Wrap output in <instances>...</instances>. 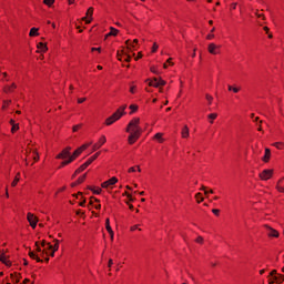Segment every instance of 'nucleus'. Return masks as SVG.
Returning a JSON list of instances; mask_svg holds the SVG:
<instances>
[{
    "mask_svg": "<svg viewBox=\"0 0 284 284\" xmlns=\"http://www.w3.org/2000/svg\"><path fill=\"white\" fill-rule=\"evenodd\" d=\"M44 6H48L51 8V6L54 3V0H43Z\"/></svg>",
    "mask_w": 284,
    "mask_h": 284,
    "instance_id": "obj_32",
    "label": "nucleus"
},
{
    "mask_svg": "<svg viewBox=\"0 0 284 284\" xmlns=\"http://www.w3.org/2000/svg\"><path fill=\"white\" fill-rule=\"evenodd\" d=\"M36 246H37V252H43V251L41 250V246H39V242H36Z\"/></svg>",
    "mask_w": 284,
    "mask_h": 284,
    "instance_id": "obj_50",
    "label": "nucleus"
},
{
    "mask_svg": "<svg viewBox=\"0 0 284 284\" xmlns=\"http://www.w3.org/2000/svg\"><path fill=\"white\" fill-rule=\"evenodd\" d=\"M101 52V48H92V52Z\"/></svg>",
    "mask_w": 284,
    "mask_h": 284,
    "instance_id": "obj_59",
    "label": "nucleus"
},
{
    "mask_svg": "<svg viewBox=\"0 0 284 284\" xmlns=\"http://www.w3.org/2000/svg\"><path fill=\"white\" fill-rule=\"evenodd\" d=\"M129 172H136V168H134V166L130 168Z\"/></svg>",
    "mask_w": 284,
    "mask_h": 284,
    "instance_id": "obj_61",
    "label": "nucleus"
},
{
    "mask_svg": "<svg viewBox=\"0 0 284 284\" xmlns=\"http://www.w3.org/2000/svg\"><path fill=\"white\" fill-rule=\"evenodd\" d=\"M139 123H141V119L134 118L132 121L129 122L126 132H129V143L130 145H133V143H136L139 141V138L141 136V133L143 132V129L139 126Z\"/></svg>",
    "mask_w": 284,
    "mask_h": 284,
    "instance_id": "obj_1",
    "label": "nucleus"
},
{
    "mask_svg": "<svg viewBox=\"0 0 284 284\" xmlns=\"http://www.w3.org/2000/svg\"><path fill=\"white\" fill-rule=\"evenodd\" d=\"M181 135H182V139H187V136H190V128H187V125L183 126L181 131Z\"/></svg>",
    "mask_w": 284,
    "mask_h": 284,
    "instance_id": "obj_12",
    "label": "nucleus"
},
{
    "mask_svg": "<svg viewBox=\"0 0 284 284\" xmlns=\"http://www.w3.org/2000/svg\"><path fill=\"white\" fill-rule=\"evenodd\" d=\"M195 241L196 243H203V236H199Z\"/></svg>",
    "mask_w": 284,
    "mask_h": 284,
    "instance_id": "obj_52",
    "label": "nucleus"
},
{
    "mask_svg": "<svg viewBox=\"0 0 284 284\" xmlns=\"http://www.w3.org/2000/svg\"><path fill=\"white\" fill-rule=\"evenodd\" d=\"M92 14H94V8L90 7L87 11V16L82 18L85 23H92Z\"/></svg>",
    "mask_w": 284,
    "mask_h": 284,
    "instance_id": "obj_5",
    "label": "nucleus"
},
{
    "mask_svg": "<svg viewBox=\"0 0 284 284\" xmlns=\"http://www.w3.org/2000/svg\"><path fill=\"white\" fill-rule=\"evenodd\" d=\"M37 223H38V222H32V223L30 224V226L32 227V230H34V229L37 227Z\"/></svg>",
    "mask_w": 284,
    "mask_h": 284,
    "instance_id": "obj_55",
    "label": "nucleus"
},
{
    "mask_svg": "<svg viewBox=\"0 0 284 284\" xmlns=\"http://www.w3.org/2000/svg\"><path fill=\"white\" fill-rule=\"evenodd\" d=\"M116 183H119V179H116L115 176L111 178L110 180L105 181L102 183V187L108 189L110 187V185H116Z\"/></svg>",
    "mask_w": 284,
    "mask_h": 284,
    "instance_id": "obj_8",
    "label": "nucleus"
},
{
    "mask_svg": "<svg viewBox=\"0 0 284 284\" xmlns=\"http://www.w3.org/2000/svg\"><path fill=\"white\" fill-rule=\"evenodd\" d=\"M84 101H85V98H79L78 99V103H84Z\"/></svg>",
    "mask_w": 284,
    "mask_h": 284,
    "instance_id": "obj_54",
    "label": "nucleus"
},
{
    "mask_svg": "<svg viewBox=\"0 0 284 284\" xmlns=\"http://www.w3.org/2000/svg\"><path fill=\"white\" fill-rule=\"evenodd\" d=\"M16 88H17V84L12 83L11 85H6L3 90L8 94V93L12 92L13 90H16Z\"/></svg>",
    "mask_w": 284,
    "mask_h": 284,
    "instance_id": "obj_23",
    "label": "nucleus"
},
{
    "mask_svg": "<svg viewBox=\"0 0 284 284\" xmlns=\"http://www.w3.org/2000/svg\"><path fill=\"white\" fill-rule=\"evenodd\" d=\"M89 165H90V164L87 162V163H83V164L81 165V168L85 170Z\"/></svg>",
    "mask_w": 284,
    "mask_h": 284,
    "instance_id": "obj_57",
    "label": "nucleus"
},
{
    "mask_svg": "<svg viewBox=\"0 0 284 284\" xmlns=\"http://www.w3.org/2000/svg\"><path fill=\"white\" fill-rule=\"evenodd\" d=\"M256 14V17L258 18V19H263V20H265V16L263 14V13H258V12H256L255 13Z\"/></svg>",
    "mask_w": 284,
    "mask_h": 284,
    "instance_id": "obj_45",
    "label": "nucleus"
},
{
    "mask_svg": "<svg viewBox=\"0 0 284 284\" xmlns=\"http://www.w3.org/2000/svg\"><path fill=\"white\" fill-rule=\"evenodd\" d=\"M212 212L213 214H215V216H219L221 211L219 209H213Z\"/></svg>",
    "mask_w": 284,
    "mask_h": 284,
    "instance_id": "obj_44",
    "label": "nucleus"
},
{
    "mask_svg": "<svg viewBox=\"0 0 284 284\" xmlns=\"http://www.w3.org/2000/svg\"><path fill=\"white\" fill-rule=\"evenodd\" d=\"M270 156H272V152L270 151V149H265V154L262 158V161H264V163H267L270 161Z\"/></svg>",
    "mask_w": 284,
    "mask_h": 284,
    "instance_id": "obj_17",
    "label": "nucleus"
},
{
    "mask_svg": "<svg viewBox=\"0 0 284 284\" xmlns=\"http://www.w3.org/2000/svg\"><path fill=\"white\" fill-rule=\"evenodd\" d=\"M128 105H122L120 109H118L116 113H113L110 118L106 119L105 124L106 125H112V123H115V121H119L125 114V109Z\"/></svg>",
    "mask_w": 284,
    "mask_h": 284,
    "instance_id": "obj_2",
    "label": "nucleus"
},
{
    "mask_svg": "<svg viewBox=\"0 0 284 284\" xmlns=\"http://www.w3.org/2000/svg\"><path fill=\"white\" fill-rule=\"evenodd\" d=\"M136 43H139L138 39H134L133 42H131L130 40H126V45L129 50H134Z\"/></svg>",
    "mask_w": 284,
    "mask_h": 284,
    "instance_id": "obj_18",
    "label": "nucleus"
},
{
    "mask_svg": "<svg viewBox=\"0 0 284 284\" xmlns=\"http://www.w3.org/2000/svg\"><path fill=\"white\" fill-rule=\"evenodd\" d=\"M124 61H126L128 63H130V61H132V57H130L129 54L124 55Z\"/></svg>",
    "mask_w": 284,
    "mask_h": 284,
    "instance_id": "obj_42",
    "label": "nucleus"
},
{
    "mask_svg": "<svg viewBox=\"0 0 284 284\" xmlns=\"http://www.w3.org/2000/svg\"><path fill=\"white\" fill-rule=\"evenodd\" d=\"M270 276H272V278H274V276H276V271H272Z\"/></svg>",
    "mask_w": 284,
    "mask_h": 284,
    "instance_id": "obj_60",
    "label": "nucleus"
},
{
    "mask_svg": "<svg viewBox=\"0 0 284 284\" xmlns=\"http://www.w3.org/2000/svg\"><path fill=\"white\" fill-rule=\"evenodd\" d=\"M209 52L210 54H219V47L214 43L209 44Z\"/></svg>",
    "mask_w": 284,
    "mask_h": 284,
    "instance_id": "obj_11",
    "label": "nucleus"
},
{
    "mask_svg": "<svg viewBox=\"0 0 284 284\" xmlns=\"http://www.w3.org/2000/svg\"><path fill=\"white\" fill-rule=\"evenodd\" d=\"M154 139H156V141L163 142V133H156Z\"/></svg>",
    "mask_w": 284,
    "mask_h": 284,
    "instance_id": "obj_31",
    "label": "nucleus"
},
{
    "mask_svg": "<svg viewBox=\"0 0 284 284\" xmlns=\"http://www.w3.org/2000/svg\"><path fill=\"white\" fill-rule=\"evenodd\" d=\"M151 72H153L154 74H156V69H154V67H151Z\"/></svg>",
    "mask_w": 284,
    "mask_h": 284,
    "instance_id": "obj_63",
    "label": "nucleus"
},
{
    "mask_svg": "<svg viewBox=\"0 0 284 284\" xmlns=\"http://www.w3.org/2000/svg\"><path fill=\"white\" fill-rule=\"evenodd\" d=\"M130 110H131L130 114H134V112H136V110H139V105H136V104H131V105H130Z\"/></svg>",
    "mask_w": 284,
    "mask_h": 284,
    "instance_id": "obj_27",
    "label": "nucleus"
},
{
    "mask_svg": "<svg viewBox=\"0 0 284 284\" xmlns=\"http://www.w3.org/2000/svg\"><path fill=\"white\" fill-rule=\"evenodd\" d=\"M108 141V139L105 138V135H102L99 140L98 143L93 144V152H97V150H100V148L102 145H105V142Z\"/></svg>",
    "mask_w": 284,
    "mask_h": 284,
    "instance_id": "obj_7",
    "label": "nucleus"
},
{
    "mask_svg": "<svg viewBox=\"0 0 284 284\" xmlns=\"http://www.w3.org/2000/svg\"><path fill=\"white\" fill-rule=\"evenodd\" d=\"M216 116H219L216 113H211V114H209V119H210L211 121H214V119H216Z\"/></svg>",
    "mask_w": 284,
    "mask_h": 284,
    "instance_id": "obj_41",
    "label": "nucleus"
},
{
    "mask_svg": "<svg viewBox=\"0 0 284 284\" xmlns=\"http://www.w3.org/2000/svg\"><path fill=\"white\" fill-rule=\"evenodd\" d=\"M0 261H1V263H3V264L7 265V266L12 265V263H11L10 261H8V258H6V254H4V253H2V254L0 255Z\"/></svg>",
    "mask_w": 284,
    "mask_h": 284,
    "instance_id": "obj_22",
    "label": "nucleus"
},
{
    "mask_svg": "<svg viewBox=\"0 0 284 284\" xmlns=\"http://www.w3.org/2000/svg\"><path fill=\"white\" fill-rule=\"evenodd\" d=\"M11 278H12L14 284H19V278L18 277H14V275L11 274Z\"/></svg>",
    "mask_w": 284,
    "mask_h": 284,
    "instance_id": "obj_43",
    "label": "nucleus"
},
{
    "mask_svg": "<svg viewBox=\"0 0 284 284\" xmlns=\"http://www.w3.org/2000/svg\"><path fill=\"white\" fill-rule=\"evenodd\" d=\"M165 80L161 79V78H158V85L159 88H161V85H165Z\"/></svg>",
    "mask_w": 284,
    "mask_h": 284,
    "instance_id": "obj_34",
    "label": "nucleus"
},
{
    "mask_svg": "<svg viewBox=\"0 0 284 284\" xmlns=\"http://www.w3.org/2000/svg\"><path fill=\"white\" fill-rule=\"evenodd\" d=\"M33 161L37 163L39 161V152L33 151Z\"/></svg>",
    "mask_w": 284,
    "mask_h": 284,
    "instance_id": "obj_36",
    "label": "nucleus"
},
{
    "mask_svg": "<svg viewBox=\"0 0 284 284\" xmlns=\"http://www.w3.org/2000/svg\"><path fill=\"white\" fill-rule=\"evenodd\" d=\"M206 101H209V105H212V101H214V98L210 94H206Z\"/></svg>",
    "mask_w": 284,
    "mask_h": 284,
    "instance_id": "obj_35",
    "label": "nucleus"
},
{
    "mask_svg": "<svg viewBox=\"0 0 284 284\" xmlns=\"http://www.w3.org/2000/svg\"><path fill=\"white\" fill-rule=\"evenodd\" d=\"M264 227H266L267 236H270L271 239H278L280 236L278 231H276L275 229H272L270 225H265Z\"/></svg>",
    "mask_w": 284,
    "mask_h": 284,
    "instance_id": "obj_4",
    "label": "nucleus"
},
{
    "mask_svg": "<svg viewBox=\"0 0 284 284\" xmlns=\"http://www.w3.org/2000/svg\"><path fill=\"white\" fill-rule=\"evenodd\" d=\"M195 199H196L197 203H203V194H201V193L195 194Z\"/></svg>",
    "mask_w": 284,
    "mask_h": 284,
    "instance_id": "obj_28",
    "label": "nucleus"
},
{
    "mask_svg": "<svg viewBox=\"0 0 284 284\" xmlns=\"http://www.w3.org/2000/svg\"><path fill=\"white\" fill-rule=\"evenodd\" d=\"M29 36L30 37H39V29L38 28H31Z\"/></svg>",
    "mask_w": 284,
    "mask_h": 284,
    "instance_id": "obj_25",
    "label": "nucleus"
},
{
    "mask_svg": "<svg viewBox=\"0 0 284 284\" xmlns=\"http://www.w3.org/2000/svg\"><path fill=\"white\" fill-rule=\"evenodd\" d=\"M38 50L40 52H48V44L43 43V42H39L38 43Z\"/></svg>",
    "mask_w": 284,
    "mask_h": 284,
    "instance_id": "obj_20",
    "label": "nucleus"
},
{
    "mask_svg": "<svg viewBox=\"0 0 284 284\" xmlns=\"http://www.w3.org/2000/svg\"><path fill=\"white\" fill-rule=\"evenodd\" d=\"M134 90H136V87H131V88H130L131 94H134Z\"/></svg>",
    "mask_w": 284,
    "mask_h": 284,
    "instance_id": "obj_58",
    "label": "nucleus"
},
{
    "mask_svg": "<svg viewBox=\"0 0 284 284\" xmlns=\"http://www.w3.org/2000/svg\"><path fill=\"white\" fill-rule=\"evenodd\" d=\"M48 250H53L54 252L59 251V240H55V244L52 246V244L48 243L47 244Z\"/></svg>",
    "mask_w": 284,
    "mask_h": 284,
    "instance_id": "obj_15",
    "label": "nucleus"
},
{
    "mask_svg": "<svg viewBox=\"0 0 284 284\" xmlns=\"http://www.w3.org/2000/svg\"><path fill=\"white\" fill-rule=\"evenodd\" d=\"M91 144H92V142L80 146L78 150H75L73 152V154L70 156V159H73V161H74L77 159V156H79L81 154V152H83L84 150H88V148H90Z\"/></svg>",
    "mask_w": 284,
    "mask_h": 284,
    "instance_id": "obj_3",
    "label": "nucleus"
},
{
    "mask_svg": "<svg viewBox=\"0 0 284 284\" xmlns=\"http://www.w3.org/2000/svg\"><path fill=\"white\" fill-rule=\"evenodd\" d=\"M273 173V170H264L262 173H260V178L262 179V181H268V179H272Z\"/></svg>",
    "mask_w": 284,
    "mask_h": 284,
    "instance_id": "obj_6",
    "label": "nucleus"
},
{
    "mask_svg": "<svg viewBox=\"0 0 284 284\" xmlns=\"http://www.w3.org/2000/svg\"><path fill=\"white\" fill-rule=\"evenodd\" d=\"M70 150H72V148L68 146L60 154L57 155V159H70Z\"/></svg>",
    "mask_w": 284,
    "mask_h": 284,
    "instance_id": "obj_9",
    "label": "nucleus"
},
{
    "mask_svg": "<svg viewBox=\"0 0 284 284\" xmlns=\"http://www.w3.org/2000/svg\"><path fill=\"white\" fill-rule=\"evenodd\" d=\"M241 91V88H236V87H233V91L235 94L239 93Z\"/></svg>",
    "mask_w": 284,
    "mask_h": 284,
    "instance_id": "obj_49",
    "label": "nucleus"
},
{
    "mask_svg": "<svg viewBox=\"0 0 284 284\" xmlns=\"http://www.w3.org/2000/svg\"><path fill=\"white\" fill-rule=\"evenodd\" d=\"M19 176H21V173H18L13 182L11 183L12 187H16L17 183H19Z\"/></svg>",
    "mask_w": 284,
    "mask_h": 284,
    "instance_id": "obj_30",
    "label": "nucleus"
},
{
    "mask_svg": "<svg viewBox=\"0 0 284 284\" xmlns=\"http://www.w3.org/2000/svg\"><path fill=\"white\" fill-rule=\"evenodd\" d=\"M3 103L4 104L2 105V110H6V103H7V105H10V103H12V101L9 100V101H4Z\"/></svg>",
    "mask_w": 284,
    "mask_h": 284,
    "instance_id": "obj_46",
    "label": "nucleus"
},
{
    "mask_svg": "<svg viewBox=\"0 0 284 284\" xmlns=\"http://www.w3.org/2000/svg\"><path fill=\"white\" fill-rule=\"evenodd\" d=\"M101 155V152H97L94 155H92L91 158L88 159L87 163L89 165L92 164L93 161H97V159H99V156Z\"/></svg>",
    "mask_w": 284,
    "mask_h": 284,
    "instance_id": "obj_21",
    "label": "nucleus"
},
{
    "mask_svg": "<svg viewBox=\"0 0 284 284\" xmlns=\"http://www.w3.org/2000/svg\"><path fill=\"white\" fill-rule=\"evenodd\" d=\"M80 207H85V200H83L82 202L79 203Z\"/></svg>",
    "mask_w": 284,
    "mask_h": 284,
    "instance_id": "obj_53",
    "label": "nucleus"
},
{
    "mask_svg": "<svg viewBox=\"0 0 284 284\" xmlns=\"http://www.w3.org/2000/svg\"><path fill=\"white\" fill-rule=\"evenodd\" d=\"M274 281H276V283H283L284 282V276L283 275H274L273 281L270 280V284H274Z\"/></svg>",
    "mask_w": 284,
    "mask_h": 284,
    "instance_id": "obj_14",
    "label": "nucleus"
},
{
    "mask_svg": "<svg viewBox=\"0 0 284 284\" xmlns=\"http://www.w3.org/2000/svg\"><path fill=\"white\" fill-rule=\"evenodd\" d=\"M102 190L98 187L97 190H93V194H101Z\"/></svg>",
    "mask_w": 284,
    "mask_h": 284,
    "instance_id": "obj_47",
    "label": "nucleus"
},
{
    "mask_svg": "<svg viewBox=\"0 0 284 284\" xmlns=\"http://www.w3.org/2000/svg\"><path fill=\"white\" fill-rule=\"evenodd\" d=\"M72 161H74V158H69V160L63 161V162L61 163V166L64 168V165H70V163H72Z\"/></svg>",
    "mask_w": 284,
    "mask_h": 284,
    "instance_id": "obj_26",
    "label": "nucleus"
},
{
    "mask_svg": "<svg viewBox=\"0 0 284 284\" xmlns=\"http://www.w3.org/2000/svg\"><path fill=\"white\" fill-rule=\"evenodd\" d=\"M156 50H159V44L154 43V44H153L152 52H156Z\"/></svg>",
    "mask_w": 284,
    "mask_h": 284,
    "instance_id": "obj_48",
    "label": "nucleus"
},
{
    "mask_svg": "<svg viewBox=\"0 0 284 284\" xmlns=\"http://www.w3.org/2000/svg\"><path fill=\"white\" fill-rule=\"evenodd\" d=\"M79 128H81V124H77L73 126V132H78Z\"/></svg>",
    "mask_w": 284,
    "mask_h": 284,
    "instance_id": "obj_51",
    "label": "nucleus"
},
{
    "mask_svg": "<svg viewBox=\"0 0 284 284\" xmlns=\"http://www.w3.org/2000/svg\"><path fill=\"white\" fill-rule=\"evenodd\" d=\"M146 81H149L151 88H159V78H154L153 80L148 79Z\"/></svg>",
    "mask_w": 284,
    "mask_h": 284,
    "instance_id": "obj_16",
    "label": "nucleus"
},
{
    "mask_svg": "<svg viewBox=\"0 0 284 284\" xmlns=\"http://www.w3.org/2000/svg\"><path fill=\"white\" fill-rule=\"evenodd\" d=\"M105 227H106V232H109L111 241L114 240V231H112V226H110V219L105 220Z\"/></svg>",
    "mask_w": 284,
    "mask_h": 284,
    "instance_id": "obj_10",
    "label": "nucleus"
},
{
    "mask_svg": "<svg viewBox=\"0 0 284 284\" xmlns=\"http://www.w3.org/2000/svg\"><path fill=\"white\" fill-rule=\"evenodd\" d=\"M83 170H85V169H83V166H80V168L74 172V174L72 175V179H74V176H77V174H81V172H83Z\"/></svg>",
    "mask_w": 284,
    "mask_h": 284,
    "instance_id": "obj_33",
    "label": "nucleus"
},
{
    "mask_svg": "<svg viewBox=\"0 0 284 284\" xmlns=\"http://www.w3.org/2000/svg\"><path fill=\"white\" fill-rule=\"evenodd\" d=\"M214 38V34H209L206 39L212 40Z\"/></svg>",
    "mask_w": 284,
    "mask_h": 284,
    "instance_id": "obj_62",
    "label": "nucleus"
},
{
    "mask_svg": "<svg viewBox=\"0 0 284 284\" xmlns=\"http://www.w3.org/2000/svg\"><path fill=\"white\" fill-rule=\"evenodd\" d=\"M28 222L31 223H39V219H37V216H34V214L32 213H28L27 215Z\"/></svg>",
    "mask_w": 284,
    "mask_h": 284,
    "instance_id": "obj_13",
    "label": "nucleus"
},
{
    "mask_svg": "<svg viewBox=\"0 0 284 284\" xmlns=\"http://www.w3.org/2000/svg\"><path fill=\"white\" fill-rule=\"evenodd\" d=\"M29 256L30 258H33L34 261H37V263H43V260H41V257H39V255L34 254V252H29Z\"/></svg>",
    "mask_w": 284,
    "mask_h": 284,
    "instance_id": "obj_19",
    "label": "nucleus"
},
{
    "mask_svg": "<svg viewBox=\"0 0 284 284\" xmlns=\"http://www.w3.org/2000/svg\"><path fill=\"white\" fill-rule=\"evenodd\" d=\"M17 130H19V124H13L11 128V132L14 133L17 132Z\"/></svg>",
    "mask_w": 284,
    "mask_h": 284,
    "instance_id": "obj_40",
    "label": "nucleus"
},
{
    "mask_svg": "<svg viewBox=\"0 0 284 284\" xmlns=\"http://www.w3.org/2000/svg\"><path fill=\"white\" fill-rule=\"evenodd\" d=\"M231 8H232V10H236V3H233V4L231 6Z\"/></svg>",
    "mask_w": 284,
    "mask_h": 284,
    "instance_id": "obj_64",
    "label": "nucleus"
},
{
    "mask_svg": "<svg viewBox=\"0 0 284 284\" xmlns=\"http://www.w3.org/2000/svg\"><path fill=\"white\" fill-rule=\"evenodd\" d=\"M110 32L106 34V37H116L119 34V30L114 29V27L110 28Z\"/></svg>",
    "mask_w": 284,
    "mask_h": 284,
    "instance_id": "obj_24",
    "label": "nucleus"
},
{
    "mask_svg": "<svg viewBox=\"0 0 284 284\" xmlns=\"http://www.w3.org/2000/svg\"><path fill=\"white\" fill-rule=\"evenodd\" d=\"M274 146L277 148V150H284V143L283 142H276V143H274Z\"/></svg>",
    "mask_w": 284,
    "mask_h": 284,
    "instance_id": "obj_29",
    "label": "nucleus"
},
{
    "mask_svg": "<svg viewBox=\"0 0 284 284\" xmlns=\"http://www.w3.org/2000/svg\"><path fill=\"white\" fill-rule=\"evenodd\" d=\"M77 181H78V184L81 185V183L85 181V174L83 176H80Z\"/></svg>",
    "mask_w": 284,
    "mask_h": 284,
    "instance_id": "obj_38",
    "label": "nucleus"
},
{
    "mask_svg": "<svg viewBox=\"0 0 284 284\" xmlns=\"http://www.w3.org/2000/svg\"><path fill=\"white\" fill-rule=\"evenodd\" d=\"M278 192H284V186L277 185Z\"/></svg>",
    "mask_w": 284,
    "mask_h": 284,
    "instance_id": "obj_56",
    "label": "nucleus"
},
{
    "mask_svg": "<svg viewBox=\"0 0 284 284\" xmlns=\"http://www.w3.org/2000/svg\"><path fill=\"white\" fill-rule=\"evenodd\" d=\"M123 196H128L129 201H134V199L132 197V194L124 192Z\"/></svg>",
    "mask_w": 284,
    "mask_h": 284,
    "instance_id": "obj_39",
    "label": "nucleus"
},
{
    "mask_svg": "<svg viewBox=\"0 0 284 284\" xmlns=\"http://www.w3.org/2000/svg\"><path fill=\"white\" fill-rule=\"evenodd\" d=\"M45 254L48 255V246L44 247V250L42 252H40V256L43 258V256H45Z\"/></svg>",
    "mask_w": 284,
    "mask_h": 284,
    "instance_id": "obj_37",
    "label": "nucleus"
}]
</instances>
